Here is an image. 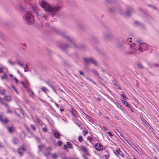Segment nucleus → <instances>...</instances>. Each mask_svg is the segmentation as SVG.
Instances as JSON below:
<instances>
[{"label": "nucleus", "instance_id": "2eb2a0df", "mask_svg": "<svg viewBox=\"0 0 159 159\" xmlns=\"http://www.w3.org/2000/svg\"><path fill=\"white\" fill-rule=\"evenodd\" d=\"M1 78L2 80H3L4 79L7 80V79H8L7 75L6 73H4L3 74V76L2 77H1Z\"/></svg>", "mask_w": 159, "mask_h": 159}, {"label": "nucleus", "instance_id": "79ce46f5", "mask_svg": "<svg viewBox=\"0 0 159 159\" xmlns=\"http://www.w3.org/2000/svg\"><path fill=\"white\" fill-rule=\"evenodd\" d=\"M55 103V105H56V107H57V108H59V106L58 105L57 103H55H55Z\"/></svg>", "mask_w": 159, "mask_h": 159}, {"label": "nucleus", "instance_id": "a878e982", "mask_svg": "<svg viewBox=\"0 0 159 159\" xmlns=\"http://www.w3.org/2000/svg\"><path fill=\"white\" fill-rule=\"evenodd\" d=\"M38 147H39V149L40 150H42V148H44V146L43 145H41V146L39 145L38 146Z\"/></svg>", "mask_w": 159, "mask_h": 159}, {"label": "nucleus", "instance_id": "f03ea898", "mask_svg": "<svg viewBox=\"0 0 159 159\" xmlns=\"http://www.w3.org/2000/svg\"><path fill=\"white\" fill-rule=\"evenodd\" d=\"M41 6L47 12H56L59 11L61 7L59 6H53L49 5L44 0H40Z\"/></svg>", "mask_w": 159, "mask_h": 159}, {"label": "nucleus", "instance_id": "4c0bfd02", "mask_svg": "<svg viewBox=\"0 0 159 159\" xmlns=\"http://www.w3.org/2000/svg\"><path fill=\"white\" fill-rule=\"evenodd\" d=\"M108 135H109L110 136V137H111V136H113V134L111 133L109 131L108 132Z\"/></svg>", "mask_w": 159, "mask_h": 159}, {"label": "nucleus", "instance_id": "4be33fe9", "mask_svg": "<svg viewBox=\"0 0 159 159\" xmlns=\"http://www.w3.org/2000/svg\"><path fill=\"white\" fill-rule=\"evenodd\" d=\"M66 145L67 146H68L69 147V148H73L72 147V145L70 142H67L66 143Z\"/></svg>", "mask_w": 159, "mask_h": 159}, {"label": "nucleus", "instance_id": "052dcab7", "mask_svg": "<svg viewBox=\"0 0 159 159\" xmlns=\"http://www.w3.org/2000/svg\"><path fill=\"white\" fill-rule=\"evenodd\" d=\"M134 159H136L135 157H134Z\"/></svg>", "mask_w": 159, "mask_h": 159}, {"label": "nucleus", "instance_id": "7c9ffc66", "mask_svg": "<svg viewBox=\"0 0 159 159\" xmlns=\"http://www.w3.org/2000/svg\"><path fill=\"white\" fill-rule=\"evenodd\" d=\"M122 96L126 100H127L128 99V98L126 97L124 94H122Z\"/></svg>", "mask_w": 159, "mask_h": 159}, {"label": "nucleus", "instance_id": "e433bc0d", "mask_svg": "<svg viewBox=\"0 0 159 159\" xmlns=\"http://www.w3.org/2000/svg\"><path fill=\"white\" fill-rule=\"evenodd\" d=\"M8 62L10 64V65H12L14 64L10 60H9L8 61Z\"/></svg>", "mask_w": 159, "mask_h": 159}, {"label": "nucleus", "instance_id": "a19ab883", "mask_svg": "<svg viewBox=\"0 0 159 159\" xmlns=\"http://www.w3.org/2000/svg\"><path fill=\"white\" fill-rule=\"evenodd\" d=\"M0 102H1L2 104H3V102L2 100V99L0 97Z\"/></svg>", "mask_w": 159, "mask_h": 159}, {"label": "nucleus", "instance_id": "4468645a", "mask_svg": "<svg viewBox=\"0 0 159 159\" xmlns=\"http://www.w3.org/2000/svg\"><path fill=\"white\" fill-rule=\"evenodd\" d=\"M36 120L37 122L40 125H42L43 123L37 117H36Z\"/></svg>", "mask_w": 159, "mask_h": 159}, {"label": "nucleus", "instance_id": "c756f323", "mask_svg": "<svg viewBox=\"0 0 159 159\" xmlns=\"http://www.w3.org/2000/svg\"><path fill=\"white\" fill-rule=\"evenodd\" d=\"M51 148L50 147H49L48 148L46 149V150H47L48 152H49L51 150Z\"/></svg>", "mask_w": 159, "mask_h": 159}, {"label": "nucleus", "instance_id": "bb28decb", "mask_svg": "<svg viewBox=\"0 0 159 159\" xmlns=\"http://www.w3.org/2000/svg\"><path fill=\"white\" fill-rule=\"evenodd\" d=\"M31 127L32 128V129L34 130L35 131L36 129V128L33 125H31Z\"/></svg>", "mask_w": 159, "mask_h": 159}, {"label": "nucleus", "instance_id": "6e6d98bb", "mask_svg": "<svg viewBox=\"0 0 159 159\" xmlns=\"http://www.w3.org/2000/svg\"><path fill=\"white\" fill-rule=\"evenodd\" d=\"M10 76L11 77H12V76H13V75H11V74H10Z\"/></svg>", "mask_w": 159, "mask_h": 159}, {"label": "nucleus", "instance_id": "7ed1b4c3", "mask_svg": "<svg viewBox=\"0 0 159 159\" xmlns=\"http://www.w3.org/2000/svg\"><path fill=\"white\" fill-rule=\"evenodd\" d=\"M23 19L26 23L29 25L33 24L34 23V18L29 11L26 12L23 16Z\"/></svg>", "mask_w": 159, "mask_h": 159}, {"label": "nucleus", "instance_id": "a18cd8bd", "mask_svg": "<svg viewBox=\"0 0 159 159\" xmlns=\"http://www.w3.org/2000/svg\"><path fill=\"white\" fill-rule=\"evenodd\" d=\"M64 148L66 149V148H68V147L67 146V145L66 146V145H64Z\"/></svg>", "mask_w": 159, "mask_h": 159}, {"label": "nucleus", "instance_id": "9b49d317", "mask_svg": "<svg viewBox=\"0 0 159 159\" xmlns=\"http://www.w3.org/2000/svg\"><path fill=\"white\" fill-rule=\"evenodd\" d=\"M53 135L54 137L57 139H59L61 136L60 134L57 132H54L53 134Z\"/></svg>", "mask_w": 159, "mask_h": 159}, {"label": "nucleus", "instance_id": "423d86ee", "mask_svg": "<svg viewBox=\"0 0 159 159\" xmlns=\"http://www.w3.org/2000/svg\"><path fill=\"white\" fill-rule=\"evenodd\" d=\"M25 148L24 146H21L20 148H19L17 152L19 154V156H22L23 153L25 152Z\"/></svg>", "mask_w": 159, "mask_h": 159}, {"label": "nucleus", "instance_id": "e2e57ef3", "mask_svg": "<svg viewBox=\"0 0 159 159\" xmlns=\"http://www.w3.org/2000/svg\"><path fill=\"white\" fill-rule=\"evenodd\" d=\"M155 159L157 158V157H155Z\"/></svg>", "mask_w": 159, "mask_h": 159}, {"label": "nucleus", "instance_id": "b1692460", "mask_svg": "<svg viewBox=\"0 0 159 159\" xmlns=\"http://www.w3.org/2000/svg\"><path fill=\"white\" fill-rule=\"evenodd\" d=\"M82 137L81 136H80L78 137V140L79 141L81 142L82 141Z\"/></svg>", "mask_w": 159, "mask_h": 159}, {"label": "nucleus", "instance_id": "37998d69", "mask_svg": "<svg viewBox=\"0 0 159 159\" xmlns=\"http://www.w3.org/2000/svg\"><path fill=\"white\" fill-rule=\"evenodd\" d=\"M79 73L81 75H83V73L81 71H79Z\"/></svg>", "mask_w": 159, "mask_h": 159}, {"label": "nucleus", "instance_id": "473e14b6", "mask_svg": "<svg viewBox=\"0 0 159 159\" xmlns=\"http://www.w3.org/2000/svg\"><path fill=\"white\" fill-rule=\"evenodd\" d=\"M131 39V38H129V39H127V40H126V43H129V42H131V41L130 40H130Z\"/></svg>", "mask_w": 159, "mask_h": 159}, {"label": "nucleus", "instance_id": "58836bf2", "mask_svg": "<svg viewBox=\"0 0 159 159\" xmlns=\"http://www.w3.org/2000/svg\"><path fill=\"white\" fill-rule=\"evenodd\" d=\"M14 79L15 80L16 83H18V80L16 78H14Z\"/></svg>", "mask_w": 159, "mask_h": 159}, {"label": "nucleus", "instance_id": "dca6fc26", "mask_svg": "<svg viewBox=\"0 0 159 159\" xmlns=\"http://www.w3.org/2000/svg\"><path fill=\"white\" fill-rule=\"evenodd\" d=\"M38 18L41 17L42 19L44 20H46V17L43 15H40L38 16Z\"/></svg>", "mask_w": 159, "mask_h": 159}, {"label": "nucleus", "instance_id": "aec40b11", "mask_svg": "<svg viewBox=\"0 0 159 159\" xmlns=\"http://www.w3.org/2000/svg\"><path fill=\"white\" fill-rule=\"evenodd\" d=\"M4 99L7 101H9L11 99V97L9 96H6L5 97Z\"/></svg>", "mask_w": 159, "mask_h": 159}, {"label": "nucleus", "instance_id": "412c9836", "mask_svg": "<svg viewBox=\"0 0 159 159\" xmlns=\"http://www.w3.org/2000/svg\"><path fill=\"white\" fill-rule=\"evenodd\" d=\"M53 159H56L57 157V155L56 153L51 155Z\"/></svg>", "mask_w": 159, "mask_h": 159}, {"label": "nucleus", "instance_id": "5701e85b", "mask_svg": "<svg viewBox=\"0 0 159 159\" xmlns=\"http://www.w3.org/2000/svg\"><path fill=\"white\" fill-rule=\"evenodd\" d=\"M28 70V66L27 64H26L24 68V71L26 72Z\"/></svg>", "mask_w": 159, "mask_h": 159}, {"label": "nucleus", "instance_id": "8fccbe9b", "mask_svg": "<svg viewBox=\"0 0 159 159\" xmlns=\"http://www.w3.org/2000/svg\"><path fill=\"white\" fill-rule=\"evenodd\" d=\"M3 72V71L2 70L1 68H0V73H2Z\"/></svg>", "mask_w": 159, "mask_h": 159}, {"label": "nucleus", "instance_id": "f257e3e1", "mask_svg": "<svg viewBox=\"0 0 159 159\" xmlns=\"http://www.w3.org/2000/svg\"><path fill=\"white\" fill-rule=\"evenodd\" d=\"M129 46L133 50L132 52H128L129 54L134 53V52L137 54H140L147 50L148 48L147 45L144 43H140L138 45V48H136V45L133 43L130 44Z\"/></svg>", "mask_w": 159, "mask_h": 159}, {"label": "nucleus", "instance_id": "13d9d810", "mask_svg": "<svg viewBox=\"0 0 159 159\" xmlns=\"http://www.w3.org/2000/svg\"><path fill=\"white\" fill-rule=\"evenodd\" d=\"M46 154V155H47V154ZM47 155H49V153H48L47 154Z\"/></svg>", "mask_w": 159, "mask_h": 159}, {"label": "nucleus", "instance_id": "603ef678", "mask_svg": "<svg viewBox=\"0 0 159 159\" xmlns=\"http://www.w3.org/2000/svg\"><path fill=\"white\" fill-rule=\"evenodd\" d=\"M11 87L12 88V89H13L14 90L15 89H16V88L15 87H14V86H13V85H11Z\"/></svg>", "mask_w": 159, "mask_h": 159}, {"label": "nucleus", "instance_id": "ddd939ff", "mask_svg": "<svg viewBox=\"0 0 159 159\" xmlns=\"http://www.w3.org/2000/svg\"><path fill=\"white\" fill-rule=\"evenodd\" d=\"M41 89L46 94H47V92L48 91V90L44 86H42L41 87Z\"/></svg>", "mask_w": 159, "mask_h": 159}, {"label": "nucleus", "instance_id": "c03bdc74", "mask_svg": "<svg viewBox=\"0 0 159 159\" xmlns=\"http://www.w3.org/2000/svg\"><path fill=\"white\" fill-rule=\"evenodd\" d=\"M82 156H83V158L84 159H87V157H86V156L85 155H83Z\"/></svg>", "mask_w": 159, "mask_h": 159}, {"label": "nucleus", "instance_id": "09e8293b", "mask_svg": "<svg viewBox=\"0 0 159 159\" xmlns=\"http://www.w3.org/2000/svg\"><path fill=\"white\" fill-rule=\"evenodd\" d=\"M21 84L23 85V86L24 87H25V84L24 83L21 82Z\"/></svg>", "mask_w": 159, "mask_h": 159}, {"label": "nucleus", "instance_id": "c85d7f7f", "mask_svg": "<svg viewBox=\"0 0 159 159\" xmlns=\"http://www.w3.org/2000/svg\"><path fill=\"white\" fill-rule=\"evenodd\" d=\"M17 63L21 67H24L23 65H22L21 63H20L19 61H18L17 62Z\"/></svg>", "mask_w": 159, "mask_h": 159}, {"label": "nucleus", "instance_id": "0e129e2a", "mask_svg": "<svg viewBox=\"0 0 159 159\" xmlns=\"http://www.w3.org/2000/svg\"><path fill=\"white\" fill-rule=\"evenodd\" d=\"M155 159L157 158V157H155Z\"/></svg>", "mask_w": 159, "mask_h": 159}, {"label": "nucleus", "instance_id": "864d4df0", "mask_svg": "<svg viewBox=\"0 0 159 159\" xmlns=\"http://www.w3.org/2000/svg\"><path fill=\"white\" fill-rule=\"evenodd\" d=\"M14 90L15 91V92L16 93H17V94L18 93V92L16 89H15Z\"/></svg>", "mask_w": 159, "mask_h": 159}, {"label": "nucleus", "instance_id": "5fc2aeb1", "mask_svg": "<svg viewBox=\"0 0 159 159\" xmlns=\"http://www.w3.org/2000/svg\"><path fill=\"white\" fill-rule=\"evenodd\" d=\"M64 111V109H61V110H60V111Z\"/></svg>", "mask_w": 159, "mask_h": 159}, {"label": "nucleus", "instance_id": "9d476101", "mask_svg": "<svg viewBox=\"0 0 159 159\" xmlns=\"http://www.w3.org/2000/svg\"><path fill=\"white\" fill-rule=\"evenodd\" d=\"M0 120L2 122L6 123L8 122V120L7 118H5L4 119H3L2 118V114L0 115Z\"/></svg>", "mask_w": 159, "mask_h": 159}, {"label": "nucleus", "instance_id": "1a4fd4ad", "mask_svg": "<svg viewBox=\"0 0 159 159\" xmlns=\"http://www.w3.org/2000/svg\"><path fill=\"white\" fill-rule=\"evenodd\" d=\"M87 139L89 141L90 143L92 144V142L94 141L95 139L92 136H89L87 137Z\"/></svg>", "mask_w": 159, "mask_h": 159}, {"label": "nucleus", "instance_id": "20e7f679", "mask_svg": "<svg viewBox=\"0 0 159 159\" xmlns=\"http://www.w3.org/2000/svg\"><path fill=\"white\" fill-rule=\"evenodd\" d=\"M84 61L88 63H92L95 65L97 64V62L92 58H84Z\"/></svg>", "mask_w": 159, "mask_h": 159}, {"label": "nucleus", "instance_id": "f3484780", "mask_svg": "<svg viewBox=\"0 0 159 159\" xmlns=\"http://www.w3.org/2000/svg\"><path fill=\"white\" fill-rule=\"evenodd\" d=\"M5 107H7V112L8 113H9L10 114H11V111L10 110V109H9V107L8 106V105L7 104H6L5 105Z\"/></svg>", "mask_w": 159, "mask_h": 159}, {"label": "nucleus", "instance_id": "f8f14e48", "mask_svg": "<svg viewBox=\"0 0 159 159\" xmlns=\"http://www.w3.org/2000/svg\"><path fill=\"white\" fill-rule=\"evenodd\" d=\"M7 129L10 133L12 132L15 130V128L13 126L8 127L7 128Z\"/></svg>", "mask_w": 159, "mask_h": 159}, {"label": "nucleus", "instance_id": "4d7b16f0", "mask_svg": "<svg viewBox=\"0 0 159 159\" xmlns=\"http://www.w3.org/2000/svg\"><path fill=\"white\" fill-rule=\"evenodd\" d=\"M64 121L66 122H67V120H64Z\"/></svg>", "mask_w": 159, "mask_h": 159}, {"label": "nucleus", "instance_id": "a211bd4d", "mask_svg": "<svg viewBox=\"0 0 159 159\" xmlns=\"http://www.w3.org/2000/svg\"><path fill=\"white\" fill-rule=\"evenodd\" d=\"M5 93V90L4 89L1 88L0 87V93L2 94H4Z\"/></svg>", "mask_w": 159, "mask_h": 159}, {"label": "nucleus", "instance_id": "c9c22d12", "mask_svg": "<svg viewBox=\"0 0 159 159\" xmlns=\"http://www.w3.org/2000/svg\"><path fill=\"white\" fill-rule=\"evenodd\" d=\"M138 66L140 68H143V66L142 64H138Z\"/></svg>", "mask_w": 159, "mask_h": 159}, {"label": "nucleus", "instance_id": "bf43d9fd", "mask_svg": "<svg viewBox=\"0 0 159 159\" xmlns=\"http://www.w3.org/2000/svg\"><path fill=\"white\" fill-rule=\"evenodd\" d=\"M66 157H65L64 159L63 158V159H66Z\"/></svg>", "mask_w": 159, "mask_h": 159}, {"label": "nucleus", "instance_id": "49530a36", "mask_svg": "<svg viewBox=\"0 0 159 159\" xmlns=\"http://www.w3.org/2000/svg\"><path fill=\"white\" fill-rule=\"evenodd\" d=\"M105 157L106 159L108 158L109 157V156L108 155H105Z\"/></svg>", "mask_w": 159, "mask_h": 159}, {"label": "nucleus", "instance_id": "ea45409f", "mask_svg": "<svg viewBox=\"0 0 159 159\" xmlns=\"http://www.w3.org/2000/svg\"><path fill=\"white\" fill-rule=\"evenodd\" d=\"M83 133L84 135H85L88 133V132L87 131H83Z\"/></svg>", "mask_w": 159, "mask_h": 159}, {"label": "nucleus", "instance_id": "cd10ccee", "mask_svg": "<svg viewBox=\"0 0 159 159\" xmlns=\"http://www.w3.org/2000/svg\"><path fill=\"white\" fill-rule=\"evenodd\" d=\"M57 144L59 146H61L62 145V142L60 141H58Z\"/></svg>", "mask_w": 159, "mask_h": 159}, {"label": "nucleus", "instance_id": "39448f33", "mask_svg": "<svg viewBox=\"0 0 159 159\" xmlns=\"http://www.w3.org/2000/svg\"><path fill=\"white\" fill-rule=\"evenodd\" d=\"M70 112L72 115L73 117L76 119L78 120L79 117L78 116V114L77 113L76 111L74 110L73 108H71Z\"/></svg>", "mask_w": 159, "mask_h": 159}, {"label": "nucleus", "instance_id": "393cba45", "mask_svg": "<svg viewBox=\"0 0 159 159\" xmlns=\"http://www.w3.org/2000/svg\"><path fill=\"white\" fill-rule=\"evenodd\" d=\"M88 80H89V81H90L91 82L93 83V84H96V83H95V82H94L93 81V80L91 79H89L88 78H86Z\"/></svg>", "mask_w": 159, "mask_h": 159}, {"label": "nucleus", "instance_id": "680f3d73", "mask_svg": "<svg viewBox=\"0 0 159 159\" xmlns=\"http://www.w3.org/2000/svg\"><path fill=\"white\" fill-rule=\"evenodd\" d=\"M17 71L18 72H19V71L18 70H17Z\"/></svg>", "mask_w": 159, "mask_h": 159}, {"label": "nucleus", "instance_id": "6e6552de", "mask_svg": "<svg viewBox=\"0 0 159 159\" xmlns=\"http://www.w3.org/2000/svg\"><path fill=\"white\" fill-rule=\"evenodd\" d=\"M95 148L97 150L101 151L102 150L103 147L102 144L100 143H97L95 145Z\"/></svg>", "mask_w": 159, "mask_h": 159}, {"label": "nucleus", "instance_id": "6ab92c4d", "mask_svg": "<svg viewBox=\"0 0 159 159\" xmlns=\"http://www.w3.org/2000/svg\"><path fill=\"white\" fill-rule=\"evenodd\" d=\"M122 102L123 103L125 104V106L127 107H130V106L128 104V103L127 102H126L125 100H122Z\"/></svg>", "mask_w": 159, "mask_h": 159}, {"label": "nucleus", "instance_id": "2f4dec72", "mask_svg": "<svg viewBox=\"0 0 159 159\" xmlns=\"http://www.w3.org/2000/svg\"><path fill=\"white\" fill-rule=\"evenodd\" d=\"M116 152L118 154H120V153L121 152V151L120 150L118 149H116Z\"/></svg>", "mask_w": 159, "mask_h": 159}, {"label": "nucleus", "instance_id": "3c124183", "mask_svg": "<svg viewBox=\"0 0 159 159\" xmlns=\"http://www.w3.org/2000/svg\"><path fill=\"white\" fill-rule=\"evenodd\" d=\"M30 93H31L32 95H34V93H33V92L32 91H30Z\"/></svg>", "mask_w": 159, "mask_h": 159}, {"label": "nucleus", "instance_id": "f704fd0d", "mask_svg": "<svg viewBox=\"0 0 159 159\" xmlns=\"http://www.w3.org/2000/svg\"><path fill=\"white\" fill-rule=\"evenodd\" d=\"M18 142V140L16 139H15V140L13 141V143L15 144H16Z\"/></svg>", "mask_w": 159, "mask_h": 159}, {"label": "nucleus", "instance_id": "de8ad7c7", "mask_svg": "<svg viewBox=\"0 0 159 159\" xmlns=\"http://www.w3.org/2000/svg\"><path fill=\"white\" fill-rule=\"evenodd\" d=\"M103 128L105 130H107V129L104 126H103Z\"/></svg>", "mask_w": 159, "mask_h": 159}, {"label": "nucleus", "instance_id": "0eeeda50", "mask_svg": "<svg viewBox=\"0 0 159 159\" xmlns=\"http://www.w3.org/2000/svg\"><path fill=\"white\" fill-rule=\"evenodd\" d=\"M87 155L90 156V154L89 153V150L85 147L82 146L80 148Z\"/></svg>", "mask_w": 159, "mask_h": 159}, {"label": "nucleus", "instance_id": "72a5a7b5", "mask_svg": "<svg viewBox=\"0 0 159 159\" xmlns=\"http://www.w3.org/2000/svg\"><path fill=\"white\" fill-rule=\"evenodd\" d=\"M43 130L44 132H47V129L46 127H45L43 128Z\"/></svg>", "mask_w": 159, "mask_h": 159}]
</instances>
